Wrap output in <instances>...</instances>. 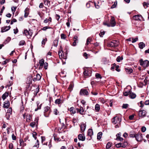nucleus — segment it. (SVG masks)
Returning a JSON list of instances; mask_svg holds the SVG:
<instances>
[{"mask_svg": "<svg viewBox=\"0 0 149 149\" xmlns=\"http://www.w3.org/2000/svg\"><path fill=\"white\" fill-rule=\"evenodd\" d=\"M50 113V107L47 106L45 107L44 108V116L46 117H48Z\"/></svg>", "mask_w": 149, "mask_h": 149, "instance_id": "1", "label": "nucleus"}, {"mask_svg": "<svg viewBox=\"0 0 149 149\" xmlns=\"http://www.w3.org/2000/svg\"><path fill=\"white\" fill-rule=\"evenodd\" d=\"M139 62L140 65L144 68L148 67L149 65V61L147 60L143 61L142 59H140L139 60Z\"/></svg>", "mask_w": 149, "mask_h": 149, "instance_id": "2", "label": "nucleus"}, {"mask_svg": "<svg viewBox=\"0 0 149 149\" xmlns=\"http://www.w3.org/2000/svg\"><path fill=\"white\" fill-rule=\"evenodd\" d=\"M142 134L140 133H138L136 134L135 136L136 139L137 141H141L142 140Z\"/></svg>", "mask_w": 149, "mask_h": 149, "instance_id": "3", "label": "nucleus"}, {"mask_svg": "<svg viewBox=\"0 0 149 149\" xmlns=\"http://www.w3.org/2000/svg\"><path fill=\"white\" fill-rule=\"evenodd\" d=\"M112 120H113L112 123L114 124L117 123L119 124L120 122L121 121V119L117 116L114 117L113 119H112Z\"/></svg>", "mask_w": 149, "mask_h": 149, "instance_id": "4", "label": "nucleus"}, {"mask_svg": "<svg viewBox=\"0 0 149 149\" xmlns=\"http://www.w3.org/2000/svg\"><path fill=\"white\" fill-rule=\"evenodd\" d=\"M146 112L144 110H139V117L143 118L146 116Z\"/></svg>", "mask_w": 149, "mask_h": 149, "instance_id": "5", "label": "nucleus"}, {"mask_svg": "<svg viewBox=\"0 0 149 149\" xmlns=\"http://www.w3.org/2000/svg\"><path fill=\"white\" fill-rule=\"evenodd\" d=\"M133 19L136 21H141L142 20V17L139 15L134 16L133 17Z\"/></svg>", "mask_w": 149, "mask_h": 149, "instance_id": "6", "label": "nucleus"}, {"mask_svg": "<svg viewBox=\"0 0 149 149\" xmlns=\"http://www.w3.org/2000/svg\"><path fill=\"white\" fill-rule=\"evenodd\" d=\"M80 94L81 95H88V93L86 90L81 89L80 91Z\"/></svg>", "mask_w": 149, "mask_h": 149, "instance_id": "7", "label": "nucleus"}, {"mask_svg": "<svg viewBox=\"0 0 149 149\" xmlns=\"http://www.w3.org/2000/svg\"><path fill=\"white\" fill-rule=\"evenodd\" d=\"M24 118L26 117V120L27 122H29L31 119V116L30 114H26V113L24 114L23 115Z\"/></svg>", "mask_w": 149, "mask_h": 149, "instance_id": "8", "label": "nucleus"}, {"mask_svg": "<svg viewBox=\"0 0 149 149\" xmlns=\"http://www.w3.org/2000/svg\"><path fill=\"white\" fill-rule=\"evenodd\" d=\"M74 42L73 43L72 45L75 46L76 45V43H78V37L76 36H75L73 38Z\"/></svg>", "mask_w": 149, "mask_h": 149, "instance_id": "9", "label": "nucleus"}, {"mask_svg": "<svg viewBox=\"0 0 149 149\" xmlns=\"http://www.w3.org/2000/svg\"><path fill=\"white\" fill-rule=\"evenodd\" d=\"M10 28V26H4L1 28V32H3L9 30Z\"/></svg>", "mask_w": 149, "mask_h": 149, "instance_id": "10", "label": "nucleus"}, {"mask_svg": "<svg viewBox=\"0 0 149 149\" xmlns=\"http://www.w3.org/2000/svg\"><path fill=\"white\" fill-rule=\"evenodd\" d=\"M78 138L79 140L84 141L85 140V136L82 134H79L78 136Z\"/></svg>", "mask_w": 149, "mask_h": 149, "instance_id": "11", "label": "nucleus"}, {"mask_svg": "<svg viewBox=\"0 0 149 149\" xmlns=\"http://www.w3.org/2000/svg\"><path fill=\"white\" fill-rule=\"evenodd\" d=\"M77 113H79L80 114H83L84 112V110L82 107H80L79 109H76Z\"/></svg>", "mask_w": 149, "mask_h": 149, "instance_id": "12", "label": "nucleus"}, {"mask_svg": "<svg viewBox=\"0 0 149 149\" xmlns=\"http://www.w3.org/2000/svg\"><path fill=\"white\" fill-rule=\"evenodd\" d=\"M23 34L26 36H27L28 38H29L30 37L31 35V33H29V31H28V30L26 29L24 30Z\"/></svg>", "mask_w": 149, "mask_h": 149, "instance_id": "13", "label": "nucleus"}, {"mask_svg": "<svg viewBox=\"0 0 149 149\" xmlns=\"http://www.w3.org/2000/svg\"><path fill=\"white\" fill-rule=\"evenodd\" d=\"M41 78V76L39 74H37L36 75V78H34L33 80V81H39L40 80Z\"/></svg>", "mask_w": 149, "mask_h": 149, "instance_id": "14", "label": "nucleus"}, {"mask_svg": "<svg viewBox=\"0 0 149 149\" xmlns=\"http://www.w3.org/2000/svg\"><path fill=\"white\" fill-rule=\"evenodd\" d=\"M10 106V103L8 101H6L3 104V107L5 108H8Z\"/></svg>", "mask_w": 149, "mask_h": 149, "instance_id": "15", "label": "nucleus"}, {"mask_svg": "<svg viewBox=\"0 0 149 149\" xmlns=\"http://www.w3.org/2000/svg\"><path fill=\"white\" fill-rule=\"evenodd\" d=\"M112 44H113V45H112V47H116L118 45L119 42L117 40H112Z\"/></svg>", "mask_w": 149, "mask_h": 149, "instance_id": "16", "label": "nucleus"}, {"mask_svg": "<svg viewBox=\"0 0 149 149\" xmlns=\"http://www.w3.org/2000/svg\"><path fill=\"white\" fill-rule=\"evenodd\" d=\"M24 17H26L29 14V9L28 8H26L24 10Z\"/></svg>", "mask_w": 149, "mask_h": 149, "instance_id": "17", "label": "nucleus"}, {"mask_svg": "<svg viewBox=\"0 0 149 149\" xmlns=\"http://www.w3.org/2000/svg\"><path fill=\"white\" fill-rule=\"evenodd\" d=\"M136 94L130 91V94L129 97L132 99H134L136 97Z\"/></svg>", "mask_w": 149, "mask_h": 149, "instance_id": "18", "label": "nucleus"}, {"mask_svg": "<svg viewBox=\"0 0 149 149\" xmlns=\"http://www.w3.org/2000/svg\"><path fill=\"white\" fill-rule=\"evenodd\" d=\"M121 134L120 133L119 134H117L116 135L117 137L116 139L119 140L120 141H122L123 140V139L122 138L119 136Z\"/></svg>", "mask_w": 149, "mask_h": 149, "instance_id": "19", "label": "nucleus"}, {"mask_svg": "<svg viewBox=\"0 0 149 149\" xmlns=\"http://www.w3.org/2000/svg\"><path fill=\"white\" fill-rule=\"evenodd\" d=\"M8 92H6L2 95V98L3 100H4L7 97L8 95Z\"/></svg>", "mask_w": 149, "mask_h": 149, "instance_id": "20", "label": "nucleus"}, {"mask_svg": "<svg viewBox=\"0 0 149 149\" xmlns=\"http://www.w3.org/2000/svg\"><path fill=\"white\" fill-rule=\"evenodd\" d=\"M139 47L141 49H143L145 46V44L143 42H141L139 44Z\"/></svg>", "mask_w": 149, "mask_h": 149, "instance_id": "21", "label": "nucleus"}, {"mask_svg": "<svg viewBox=\"0 0 149 149\" xmlns=\"http://www.w3.org/2000/svg\"><path fill=\"white\" fill-rule=\"evenodd\" d=\"M93 132L92 129H89L88 131V136H91L93 135Z\"/></svg>", "mask_w": 149, "mask_h": 149, "instance_id": "22", "label": "nucleus"}, {"mask_svg": "<svg viewBox=\"0 0 149 149\" xmlns=\"http://www.w3.org/2000/svg\"><path fill=\"white\" fill-rule=\"evenodd\" d=\"M26 83L28 84V86H29L30 85L32 84V79L30 78H27V81H26Z\"/></svg>", "mask_w": 149, "mask_h": 149, "instance_id": "23", "label": "nucleus"}, {"mask_svg": "<svg viewBox=\"0 0 149 149\" xmlns=\"http://www.w3.org/2000/svg\"><path fill=\"white\" fill-rule=\"evenodd\" d=\"M92 40V38L91 37H88L87 38L86 40V46H87L90 43V42Z\"/></svg>", "mask_w": 149, "mask_h": 149, "instance_id": "24", "label": "nucleus"}, {"mask_svg": "<svg viewBox=\"0 0 149 149\" xmlns=\"http://www.w3.org/2000/svg\"><path fill=\"white\" fill-rule=\"evenodd\" d=\"M111 19H110V24H109V23H107V22H103V24L105 25H107V26H111V24H112V17H111Z\"/></svg>", "mask_w": 149, "mask_h": 149, "instance_id": "25", "label": "nucleus"}, {"mask_svg": "<svg viewBox=\"0 0 149 149\" xmlns=\"http://www.w3.org/2000/svg\"><path fill=\"white\" fill-rule=\"evenodd\" d=\"M70 112L74 114L76 113V111L74 107H71L70 108Z\"/></svg>", "mask_w": 149, "mask_h": 149, "instance_id": "26", "label": "nucleus"}, {"mask_svg": "<svg viewBox=\"0 0 149 149\" xmlns=\"http://www.w3.org/2000/svg\"><path fill=\"white\" fill-rule=\"evenodd\" d=\"M39 63L40 66H42L45 63L44 60L43 59H41L40 60Z\"/></svg>", "mask_w": 149, "mask_h": 149, "instance_id": "27", "label": "nucleus"}, {"mask_svg": "<svg viewBox=\"0 0 149 149\" xmlns=\"http://www.w3.org/2000/svg\"><path fill=\"white\" fill-rule=\"evenodd\" d=\"M133 70L132 69L127 68L125 69V71L128 74H130L132 72Z\"/></svg>", "mask_w": 149, "mask_h": 149, "instance_id": "28", "label": "nucleus"}, {"mask_svg": "<svg viewBox=\"0 0 149 149\" xmlns=\"http://www.w3.org/2000/svg\"><path fill=\"white\" fill-rule=\"evenodd\" d=\"M102 135V133L101 132H99L97 135V139L100 140L101 138Z\"/></svg>", "mask_w": 149, "mask_h": 149, "instance_id": "29", "label": "nucleus"}, {"mask_svg": "<svg viewBox=\"0 0 149 149\" xmlns=\"http://www.w3.org/2000/svg\"><path fill=\"white\" fill-rule=\"evenodd\" d=\"M80 128L81 131L83 132L85 129L86 125L84 124H82L81 125Z\"/></svg>", "mask_w": 149, "mask_h": 149, "instance_id": "30", "label": "nucleus"}, {"mask_svg": "<svg viewBox=\"0 0 149 149\" xmlns=\"http://www.w3.org/2000/svg\"><path fill=\"white\" fill-rule=\"evenodd\" d=\"M37 108L35 109V111H37L38 109H40L41 108V106H42V104H40V105H39V103H38V102H37Z\"/></svg>", "mask_w": 149, "mask_h": 149, "instance_id": "31", "label": "nucleus"}, {"mask_svg": "<svg viewBox=\"0 0 149 149\" xmlns=\"http://www.w3.org/2000/svg\"><path fill=\"white\" fill-rule=\"evenodd\" d=\"M44 4L45 5L49 6L50 5V2L48 0H45L44 2Z\"/></svg>", "mask_w": 149, "mask_h": 149, "instance_id": "32", "label": "nucleus"}, {"mask_svg": "<svg viewBox=\"0 0 149 149\" xmlns=\"http://www.w3.org/2000/svg\"><path fill=\"white\" fill-rule=\"evenodd\" d=\"M58 44V40H54L53 43V45L54 47H56Z\"/></svg>", "mask_w": 149, "mask_h": 149, "instance_id": "33", "label": "nucleus"}, {"mask_svg": "<svg viewBox=\"0 0 149 149\" xmlns=\"http://www.w3.org/2000/svg\"><path fill=\"white\" fill-rule=\"evenodd\" d=\"M135 133L134 132H131L130 134V136L131 137H135L136 136Z\"/></svg>", "mask_w": 149, "mask_h": 149, "instance_id": "34", "label": "nucleus"}, {"mask_svg": "<svg viewBox=\"0 0 149 149\" xmlns=\"http://www.w3.org/2000/svg\"><path fill=\"white\" fill-rule=\"evenodd\" d=\"M95 109L96 110L98 111L100 109L99 105L98 104H96L95 105Z\"/></svg>", "mask_w": 149, "mask_h": 149, "instance_id": "35", "label": "nucleus"}, {"mask_svg": "<svg viewBox=\"0 0 149 149\" xmlns=\"http://www.w3.org/2000/svg\"><path fill=\"white\" fill-rule=\"evenodd\" d=\"M143 5L145 8H146L148 7V6L149 5V3L144 2L143 3Z\"/></svg>", "mask_w": 149, "mask_h": 149, "instance_id": "36", "label": "nucleus"}, {"mask_svg": "<svg viewBox=\"0 0 149 149\" xmlns=\"http://www.w3.org/2000/svg\"><path fill=\"white\" fill-rule=\"evenodd\" d=\"M111 146V143L109 142H108L106 146V148L107 149H109L110 148Z\"/></svg>", "mask_w": 149, "mask_h": 149, "instance_id": "37", "label": "nucleus"}, {"mask_svg": "<svg viewBox=\"0 0 149 149\" xmlns=\"http://www.w3.org/2000/svg\"><path fill=\"white\" fill-rule=\"evenodd\" d=\"M123 59V57H120L118 56L116 58V61L118 62H119L120 61L122 60Z\"/></svg>", "mask_w": 149, "mask_h": 149, "instance_id": "38", "label": "nucleus"}, {"mask_svg": "<svg viewBox=\"0 0 149 149\" xmlns=\"http://www.w3.org/2000/svg\"><path fill=\"white\" fill-rule=\"evenodd\" d=\"M130 91H130L128 92H124L123 93L124 95L125 96H127L128 95H129V96L130 94Z\"/></svg>", "mask_w": 149, "mask_h": 149, "instance_id": "39", "label": "nucleus"}, {"mask_svg": "<svg viewBox=\"0 0 149 149\" xmlns=\"http://www.w3.org/2000/svg\"><path fill=\"white\" fill-rule=\"evenodd\" d=\"M47 38H45V39H43L42 42V46H43V45H45V42H47ZM42 47H43V46Z\"/></svg>", "mask_w": 149, "mask_h": 149, "instance_id": "40", "label": "nucleus"}, {"mask_svg": "<svg viewBox=\"0 0 149 149\" xmlns=\"http://www.w3.org/2000/svg\"><path fill=\"white\" fill-rule=\"evenodd\" d=\"M84 75L87 76H89L88 71L87 70H85L84 72Z\"/></svg>", "mask_w": 149, "mask_h": 149, "instance_id": "41", "label": "nucleus"}, {"mask_svg": "<svg viewBox=\"0 0 149 149\" xmlns=\"http://www.w3.org/2000/svg\"><path fill=\"white\" fill-rule=\"evenodd\" d=\"M37 135V133L36 132H34L32 133V136L36 140L37 139L36 136Z\"/></svg>", "mask_w": 149, "mask_h": 149, "instance_id": "42", "label": "nucleus"}, {"mask_svg": "<svg viewBox=\"0 0 149 149\" xmlns=\"http://www.w3.org/2000/svg\"><path fill=\"white\" fill-rule=\"evenodd\" d=\"M122 147L123 148H125L127 145V142H125L123 143H122Z\"/></svg>", "mask_w": 149, "mask_h": 149, "instance_id": "43", "label": "nucleus"}, {"mask_svg": "<svg viewBox=\"0 0 149 149\" xmlns=\"http://www.w3.org/2000/svg\"><path fill=\"white\" fill-rule=\"evenodd\" d=\"M61 100L60 99L56 100L55 101V103L56 104H59L61 103Z\"/></svg>", "mask_w": 149, "mask_h": 149, "instance_id": "44", "label": "nucleus"}, {"mask_svg": "<svg viewBox=\"0 0 149 149\" xmlns=\"http://www.w3.org/2000/svg\"><path fill=\"white\" fill-rule=\"evenodd\" d=\"M12 113V109L11 108H9L7 110V112L6 113H8L10 114H11Z\"/></svg>", "mask_w": 149, "mask_h": 149, "instance_id": "45", "label": "nucleus"}, {"mask_svg": "<svg viewBox=\"0 0 149 149\" xmlns=\"http://www.w3.org/2000/svg\"><path fill=\"white\" fill-rule=\"evenodd\" d=\"M25 42L24 41L21 40L19 42V45L20 46L23 45L25 44Z\"/></svg>", "mask_w": 149, "mask_h": 149, "instance_id": "46", "label": "nucleus"}, {"mask_svg": "<svg viewBox=\"0 0 149 149\" xmlns=\"http://www.w3.org/2000/svg\"><path fill=\"white\" fill-rule=\"evenodd\" d=\"M99 101L100 102L103 104L105 102V100L104 98H100L99 99Z\"/></svg>", "mask_w": 149, "mask_h": 149, "instance_id": "47", "label": "nucleus"}, {"mask_svg": "<svg viewBox=\"0 0 149 149\" xmlns=\"http://www.w3.org/2000/svg\"><path fill=\"white\" fill-rule=\"evenodd\" d=\"M19 143L21 146H24L25 145L24 144V142L23 139H20L19 140Z\"/></svg>", "mask_w": 149, "mask_h": 149, "instance_id": "48", "label": "nucleus"}, {"mask_svg": "<svg viewBox=\"0 0 149 149\" xmlns=\"http://www.w3.org/2000/svg\"><path fill=\"white\" fill-rule=\"evenodd\" d=\"M61 38L62 39H65L66 38V36L63 33H62L61 35Z\"/></svg>", "mask_w": 149, "mask_h": 149, "instance_id": "49", "label": "nucleus"}, {"mask_svg": "<svg viewBox=\"0 0 149 149\" xmlns=\"http://www.w3.org/2000/svg\"><path fill=\"white\" fill-rule=\"evenodd\" d=\"M119 66L118 65H117L116 66V67H115V68L116 69V70L118 72H119L120 71V69H119Z\"/></svg>", "mask_w": 149, "mask_h": 149, "instance_id": "50", "label": "nucleus"}, {"mask_svg": "<svg viewBox=\"0 0 149 149\" xmlns=\"http://www.w3.org/2000/svg\"><path fill=\"white\" fill-rule=\"evenodd\" d=\"M51 27L49 26H46L45 27H44L42 28V30L43 31H45L47 29H50Z\"/></svg>", "mask_w": 149, "mask_h": 149, "instance_id": "51", "label": "nucleus"}, {"mask_svg": "<svg viewBox=\"0 0 149 149\" xmlns=\"http://www.w3.org/2000/svg\"><path fill=\"white\" fill-rule=\"evenodd\" d=\"M14 33L15 34H16L18 32V30L17 28L16 27L15 29H13Z\"/></svg>", "mask_w": 149, "mask_h": 149, "instance_id": "52", "label": "nucleus"}, {"mask_svg": "<svg viewBox=\"0 0 149 149\" xmlns=\"http://www.w3.org/2000/svg\"><path fill=\"white\" fill-rule=\"evenodd\" d=\"M116 22L113 17H112V27L116 25Z\"/></svg>", "mask_w": 149, "mask_h": 149, "instance_id": "53", "label": "nucleus"}, {"mask_svg": "<svg viewBox=\"0 0 149 149\" xmlns=\"http://www.w3.org/2000/svg\"><path fill=\"white\" fill-rule=\"evenodd\" d=\"M117 1H116L114 2L113 4L112 5V8H116L117 6Z\"/></svg>", "mask_w": 149, "mask_h": 149, "instance_id": "54", "label": "nucleus"}, {"mask_svg": "<svg viewBox=\"0 0 149 149\" xmlns=\"http://www.w3.org/2000/svg\"><path fill=\"white\" fill-rule=\"evenodd\" d=\"M95 77L97 78H99L101 79L102 78L100 75L98 73H96L95 74Z\"/></svg>", "mask_w": 149, "mask_h": 149, "instance_id": "55", "label": "nucleus"}, {"mask_svg": "<svg viewBox=\"0 0 149 149\" xmlns=\"http://www.w3.org/2000/svg\"><path fill=\"white\" fill-rule=\"evenodd\" d=\"M128 105L127 104H123L122 106V107L123 109H127Z\"/></svg>", "mask_w": 149, "mask_h": 149, "instance_id": "56", "label": "nucleus"}, {"mask_svg": "<svg viewBox=\"0 0 149 149\" xmlns=\"http://www.w3.org/2000/svg\"><path fill=\"white\" fill-rule=\"evenodd\" d=\"M122 143H119L117 144H116V146L117 148H119L120 147H122Z\"/></svg>", "mask_w": 149, "mask_h": 149, "instance_id": "57", "label": "nucleus"}, {"mask_svg": "<svg viewBox=\"0 0 149 149\" xmlns=\"http://www.w3.org/2000/svg\"><path fill=\"white\" fill-rule=\"evenodd\" d=\"M35 122H31L30 123V125L32 127H33L35 126Z\"/></svg>", "mask_w": 149, "mask_h": 149, "instance_id": "58", "label": "nucleus"}, {"mask_svg": "<svg viewBox=\"0 0 149 149\" xmlns=\"http://www.w3.org/2000/svg\"><path fill=\"white\" fill-rule=\"evenodd\" d=\"M146 130V128L145 127L143 126L141 128V130L142 132H144Z\"/></svg>", "mask_w": 149, "mask_h": 149, "instance_id": "59", "label": "nucleus"}, {"mask_svg": "<svg viewBox=\"0 0 149 149\" xmlns=\"http://www.w3.org/2000/svg\"><path fill=\"white\" fill-rule=\"evenodd\" d=\"M138 39V38L137 37L135 38H132V42L134 43V42H136L137 40Z\"/></svg>", "mask_w": 149, "mask_h": 149, "instance_id": "60", "label": "nucleus"}, {"mask_svg": "<svg viewBox=\"0 0 149 149\" xmlns=\"http://www.w3.org/2000/svg\"><path fill=\"white\" fill-rule=\"evenodd\" d=\"M11 114H9L8 113H6V118L8 120L9 119V118H10V116Z\"/></svg>", "mask_w": 149, "mask_h": 149, "instance_id": "61", "label": "nucleus"}, {"mask_svg": "<svg viewBox=\"0 0 149 149\" xmlns=\"http://www.w3.org/2000/svg\"><path fill=\"white\" fill-rule=\"evenodd\" d=\"M105 32L104 31L101 32L99 33V35L100 37H102L104 35Z\"/></svg>", "mask_w": 149, "mask_h": 149, "instance_id": "62", "label": "nucleus"}, {"mask_svg": "<svg viewBox=\"0 0 149 149\" xmlns=\"http://www.w3.org/2000/svg\"><path fill=\"white\" fill-rule=\"evenodd\" d=\"M17 22V20L15 19H13L11 21L10 24H12L14 22Z\"/></svg>", "mask_w": 149, "mask_h": 149, "instance_id": "63", "label": "nucleus"}, {"mask_svg": "<svg viewBox=\"0 0 149 149\" xmlns=\"http://www.w3.org/2000/svg\"><path fill=\"white\" fill-rule=\"evenodd\" d=\"M73 85L72 84H71L69 86L68 88L70 89H72L73 87Z\"/></svg>", "mask_w": 149, "mask_h": 149, "instance_id": "64", "label": "nucleus"}]
</instances>
